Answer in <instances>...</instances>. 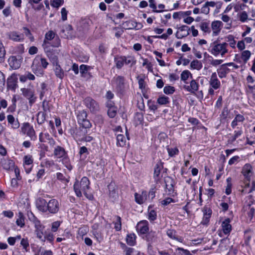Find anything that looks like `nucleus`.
Returning a JSON list of instances; mask_svg holds the SVG:
<instances>
[{"instance_id": "obj_1", "label": "nucleus", "mask_w": 255, "mask_h": 255, "mask_svg": "<svg viewBox=\"0 0 255 255\" xmlns=\"http://www.w3.org/2000/svg\"><path fill=\"white\" fill-rule=\"evenodd\" d=\"M53 155L56 158L60 159V160L62 161L68 170H71L72 169L67 152L64 147L59 145L55 147L53 150Z\"/></svg>"}, {"instance_id": "obj_2", "label": "nucleus", "mask_w": 255, "mask_h": 255, "mask_svg": "<svg viewBox=\"0 0 255 255\" xmlns=\"http://www.w3.org/2000/svg\"><path fill=\"white\" fill-rule=\"evenodd\" d=\"M90 181L87 177H83L81 181H77L74 184V190L76 195L78 197L82 196V193L87 196V192L89 189Z\"/></svg>"}, {"instance_id": "obj_3", "label": "nucleus", "mask_w": 255, "mask_h": 255, "mask_svg": "<svg viewBox=\"0 0 255 255\" xmlns=\"http://www.w3.org/2000/svg\"><path fill=\"white\" fill-rule=\"evenodd\" d=\"M60 41L58 39V42L55 45H52L51 43H42V46L44 49L47 56L53 62H56L57 61V55L59 53L58 50L54 49V47L59 46Z\"/></svg>"}, {"instance_id": "obj_4", "label": "nucleus", "mask_w": 255, "mask_h": 255, "mask_svg": "<svg viewBox=\"0 0 255 255\" xmlns=\"http://www.w3.org/2000/svg\"><path fill=\"white\" fill-rule=\"evenodd\" d=\"M228 44L224 42L222 43H218L217 41L214 42L211 47H212L210 52L214 56H217V55L221 54L222 56H223L226 53L228 52L227 47Z\"/></svg>"}, {"instance_id": "obj_5", "label": "nucleus", "mask_w": 255, "mask_h": 255, "mask_svg": "<svg viewBox=\"0 0 255 255\" xmlns=\"http://www.w3.org/2000/svg\"><path fill=\"white\" fill-rule=\"evenodd\" d=\"M90 128H85L81 126L78 128H70L69 132L73 137L80 141H83L86 134H87Z\"/></svg>"}, {"instance_id": "obj_6", "label": "nucleus", "mask_w": 255, "mask_h": 255, "mask_svg": "<svg viewBox=\"0 0 255 255\" xmlns=\"http://www.w3.org/2000/svg\"><path fill=\"white\" fill-rule=\"evenodd\" d=\"M77 120L78 124L85 128H91L92 125L87 119V114L86 111L82 110L77 114Z\"/></svg>"}, {"instance_id": "obj_7", "label": "nucleus", "mask_w": 255, "mask_h": 255, "mask_svg": "<svg viewBox=\"0 0 255 255\" xmlns=\"http://www.w3.org/2000/svg\"><path fill=\"white\" fill-rule=\"evenodd\" d=\"M165 192L168 195L171 196H174L176 194L175 190L174 189V186L175 185V181L171 177H167L165 179Z\"/></svg>"}, {"instance_id": "obj_8", "label": "nucleus", "mask_w": 255, "mask_h": 255, "mask_svg": "<svg viewBox=\"0 0 255 255\" xmlns=\"http://www.w3.org/2000/svg\"><path fill=\"white\" fill-rule=\"evenodd\" d=\"M17 82L18 78L17 74L15 73L12 74L7 79L6 86L7 90L15 92L16 89L18 87Z\"/></svg>"}, {"instance_id": "obj_9", "label": "nucleus", "mask_w": 255, "mask_h": 255, "mask_svg": "<svg viewBox=\"0 0 255 255\" xmlns=\"http://www.w3.org/2000/svg\"><path fill=\"white\" fill-rule=\"evenodd\" d=\"M84 103L91 112L96 113L99 110L98 103L90 97H86L84 100Z\"/></svg>"}, {"instance_id": "obj_10", "label": "nucleus", "mask_w": 255, "mask_h": 255, "mask_svg": "<svg viewBox=\"0 0 255 255\" xmlns=\"http://www.w3.org/2000/svg\"><path fill=\"white\" fill-rule=\"evenodd\" d=\"M22 131L26 133L32 140H35L37 136L33 127L28 123H25L22 128Z\"/></svg>"}, {"instance_id": "obj_11", "label": "nucleus", "mask_w": 255, "mask_h": 255, "mask_svg": "<svg viewBox=\"0 0 255 255\" xmlns=\"http://www.w3.org/2000/svg\"><path fill=\"white\" fill-rule=\"evenodd\" d=\"M59 205L58 201L55 199H52L47 202L46 212L51 214H55L59 211Z\"/></svg>"}, {"instance_id": "obj_12", "label": "nucleus", "mask_w": 255, "mask_h": 255, "mask_svg": "<svg viewBox=\"0 0 255 255\" xmlns=\"http://www.w3.org/2000/svg\"><path fill=\"white\" fill-rule=\"evenodd\" d=\"M231 222V220L229 218H227L221 223V230L225 235L229 236L232 230V227L230 224Z\"/></svg>"}, {"instance_id": "obj_13", "label": "nucleus", "mask_w": 255, "mask_h": 255, "mask_svg": "<svg viewBox=\"0 0 255 255\" xmlns=\"http://www.w3.org/2000/svg\"><path fill=\"white\" fill-rule=\"evenodd\" d=\"M190 29L187 25H183L178 28V31L176 32L175 36L178 39H181L186 37L189 34Z\"/></svg>"}, {"instance_id": "obj_14", "label": "nucleus", "mask_w": 255, "mask_h": 255, "mask_svg": "<svg viewBox=\"0 0 255 255\" xmlns=\"http://www.w3.org/2000/svg\"><path fill=\"white\" fill-rule=\"evenodd\" d=\"M223 23L220 20L213 21L211 23V29L212 30V35L217 36L220 33L222 27Z\"/></svg>"}, {"instance_id": "obj_15", "label": "nucleus", "mask_w": 255, "mask_h": 255, "mask_svg": "<svg viewBox=\"0 0 255 255\" xmlns=\"http://www.w3.org/2000/svg\"><path fill=\"white\" fill-rule=\"evenodd\" d=\"M22 58L17 59L15 56H12L9 57L8 60L9 66L13 69H17L20 66L22 62Z\"/></svg>"}, {"instance_id": "obj_16", "label": "nucleus", "mask_w": 255, "mask_h": 255, "mask_svg": "<svg viewBox=\"0 0 255 255\" xmlns=\"http://www.w3.org/2000/svg\"><path fill=\"white\" fill-rule=\"evenodd\" d=\"M6 35L9 39L15 42H22L24 39L23 34H19L16 31H10Z\"/></svg>"}, {"instance_id": "obj_17", "label": "nucleus", "mask_w": 255, "mask_h": 255, "mask_svg": "<svg viewBox=\"0 0 255 255\" xmlns=\"http://www.w3.org/2000/svg\"><path fill=\"white\" fill-rule=\"evenodd\" d=\"M157 233L151 231L148 232L143 238L149 243L152 244L158 241Z\"/></svg>"}, {"instance_id": "obj_18", "label": "nucleus", "mask_w": 255, "mask_h": 255, "mask_svg": "<svg viewBox=\"0 0 255 255\" xmlns=\"http://www.w3.org/2000/svg\"><path fill=\"white\" fill-rule=\"evenodd\" d=\"M209 84L210 87L213 88L215 90L219 89L221 87V83L217 77L216 72L213 73L211 76Z\"/></svg>"}, {"instance_id": "obj_19", "label": "nucleus", "mask_w": 255, "mask_h": 255, "mask_svg": "<svg viewBox=\"0 0 255 255\" xmlns=\"http://www.w3.org/2000/svg\"><path fill=\"white\" fill-rule=\"evenodd\" d=\"M148 229V223L146 220L140 221L136 226V230L140 234H146Z\"/></svg>"}, {"instance_id": "obj_20", "label": "nucleus", "mask_w": 255, "mask_h": 255, "mask_svg": "<svg viewBox=\"0 0 255 255\" xmlns=\"http://www.w3.org/2000/svg\"><path fill=\"white\" fill-rule=\"evenodd\" d=\"M0 164L2 168L6 170H12L14 168V162L7 158H2L1 160Z\"/></svg>"}, {"instance_id": "obj_21", "label": "nucleus", "mask_w": 255, "mask_h": 255, "mask_svg": "<svg viewBox=\"0 0 255 255\" xmlns=\"http://www.w3.org/2000/svg\"><path fill=\"white\" fill-rule=\"evenodd\" d=\"M244 208L248 212V218L250 221H252L255 211V206L253 205V201H250L246 205H245Z\"/></svg>"}, {"instance_id": "obj_22", "label": "nucleus", "mask_w": 255, "mask_h": 255, "mask_svg": "<svg viewBox=\"0 0 255 255\" xmlns=\"http://www.w3.org/2000/svg\"><path fill=\"white\" fill-rule=\"evenodd\" d=\"M123 26L126 29H132L133 28L139 29L142 27V25L140 23H138L132 20L125 21L123 23Z\"/></svg>"}, {"instance_id": "obj_23", "label": "nucleus", "mask_w": 255, "mask_h": 255, "mask_svg": "<svg viewBox=\"0 0 255 255\" xmlns=\"http://www.w3.org/2000/svg\"><path fill=\"white\" fill-rule=\"evenodd\" d=\"M242 174L248 181H250L252 175V167L250 164H246L242 169Z\"/></svg>"}, {"instance_id": "obj_24", "label": "nucleus", "mask_w": 255, "mask_h": 255, "mask_svg": "<svg viewBox=\"0 0 255 255\" xmlns=\"http://www.w3.org/2000/svg\"><path fill=\"white\" fill-rule=\"evenodd\" d=\"M34 228L35 234H36V237L39 239L43 240L44 226L42 225L40 222L39 223H37V224H35L34 225Z\"/></svg>"}, {"instance_id": "obj_25", "label": "nucleus", "mask_w": 255, "mask_h": 255, "mask_svg": "<svg viewBox=\"0 0 255 255\" xmlns=\"http://www.w3.org/2000/svg\"><path fill=\"white\" fill-rule=\"evenodd\" d=\"M36 205L39 211L42 212H46L47 202L46 200L42 198H39L36 201Z\"/></svg>"}, {"instance_id": "obj_26", "label": "nucleus", "mask_w": 255, "mask_h": 255, "mask_svg": "<svg viewBox=\"0 0 255 255\" xmlns=\"http://www.w3.org/2000/svg\"><path fill=\"white\" fill-rule=\"evenodd\" d=\"M204 216L201 223L202 225H207L209 222L212 214V210L207 207L203 209Z\"/></svg>"}, {"instance_id": "obj_27", "label": "nucleus", "mask_w": 255, "mask_h": 255, "mask_svg": "<svg viewBox=\"0 0 255 255\" xmlns=\"http://www.w3.org/2000/svg\"><path fill=\"white\" fill-rule=\"evenodd\" d=\"M134 197L135 202L137 203L142 204L147 200V192L146 191H142L141 194L135 193L134 194Z\"/></svg>"}, {"instance_id": "obj_28", "label": "nucleus", "mask_w": 255, "mask_h": 255, "mask_svg": "<svg viewBox=\"0 0 255 255\" xmlns=\"http://www.w3.org/2000/svg\"><path fill=\"white\" fill-rule=\"evenodd\" d=\"M199 84L195 80H192L189 86H184V88L188 92L191 93H195L199 89Z\"/></svg>"}, {"instance_id": "obj_29", "label": "nucleus", "mask_w": 255, "mask_h": 255, "mask_svg": "<svg viewBox=\"0 0 255 255\" xmlns=\"http://www.w3.org/2000/svg\"><path fill=\"white\" fill-rule=\"evenodd\" d=\"M220 78H225L230 72V70L227 67L226 64L222 65L217 70Z\"/></svg>"}, {"instance_id": "obj_30", "label": "nucleus", "mask_w": 255, "mask_h": 255, "mask_svg": "<svg viewBox=\"0 0 255 255\" xmlns=\"http://www.w3.org/2000/svg\"><path fill=\"white\" fill-rule=\"evenodd\" d=\"M113 81H114L116 88L118 90H122L123 89L125 84V78L124 77L118 76L116 77H114Z\"/></svg>"}, {"instance_id": "obj_31", "label": "nucleus", "mask_w": 255, "mask_h": 255, "mask_svg": "<svg viewBox=\"0 0 255 255\" xmlns=\"http://www.w3.org/2000/svg\"><path fill=\"white\" fill-rule=\"evenodd\" d=\"M163 166L161 163H157L155 166L153 177L156 182H158L161 177V176H160V172Z\"/></svg>"}, {"instance_id": "obj_32", "label": "nucleus", "mask_w": 255, "mask_h": 255, "mask_svg": "<svg viewBox=\"0 0 255 255\" xmlns=\"http://www.w3.org/2000/svg\"><path fill=\"white\" fill-rule=\"evenodd\" d=\"M7 119L8 124L11 125V127L13 129H17L19 127V123L17 120H15L14 117L11 115H9L7 116Z\"/></svg>"}, {"instance_id": "obj_33", "label": "nucleus", "mask_w": 255, "mask_h": 255, "mask_svg": "<svg viewBox=\"0 0 255 255\" xmlns=\"http://www.w3.org/2000/svg\"><path fill=\"white\" fill-rule=\"evenodd\" d=\"M167 235L171 239L178 241L182 243L183 239L176 235V232L174 230L169 229L166 232Z\"/></svg>"}, {"instance_id": "obj_34", "label": "nucleus", "mask_w": 255, "mask_h": 255, "mask_svg": "<svg viewBox=\"0 0 255 255\" xmlns=\"http://www.w3.org/2000/svg\"><path fill=\"white\" fill-rule=\"evenodd\" d=\"M39 94V98L41 100L44 97L46 96L48 93V89H47V85L44 83H42L40 84V88L37 90Z\"/></svg>"}, {"instance_id": "obj_35", "label": "nucleus", "mask_w": 255, "mask_h": 255, "mask_svg": "<svg viewBox=\"0 0 255 255\" xmlns=\"http://www.w3.org/2000/svg\"><path fill=\"white\" fill-rule=\"evenodd\" d=\"M126 56H119L115 58V62L118 69H121L125 64Z\"/></svg>"}, {"instance_id": "obj_36", "label": "nucleus", "mask_w": 255, "mask_h": 255, "mask_svg": "<svg viewBox=\"0 0 255 255\" xmlns=\"http://www.w3.org/2000/svg\"><path fill=\"white\" fill-rule=\"evenodd\" d=\"M189 77L192 78V74L187 70H184L181 74V80L185 84H187V80Z\"/></svg>"}, {"instance_id": "obj_37", "label": "nucleus", "mask_w": 255, "mask_h": 255, "mask_svg": "<svg viewBox=\"0 0 255 255\" xmlns=\"http://www.w3.org/2000/svg\"><path fill=\"white\" fill-rule=\"evenodd\" d=\"M245 120L244 117L241 115L238 114L235 117L234 120L231 123V127L234 128L237 125L238 122H243Z\"/></svg>"}, {"instance_id": "obj_38", "label": "nucleus", "mask_w": 255, "mask_h": 255, "mask_svg": "<svg viewBox=\"0 0 255 255\" xmlns=\"http://www.w3.org/2000/svg\"><path fill=\"white\" fill-rule=\"evenodd\" d=\"M54 72L56 76L61 79H63L64 76V73L60 66L56 64L54 69Z\"/></svg>"}, {"instance_id": "obj_39", "label": "nucleus", "mask_w": 255, "mask_h": 255, "mask_svg": "<svg viewBox=\"0 0 255 255\" xmlns=\"http://www.w3.org/2000/svg\"><path fill=\"white\" fill-rule=\"evenodd\" d=\"M56 34L52 30H49L46 33L45 35V37L43 42V43H45V42L46 43H51L49 41L52 40L55 37Z\"/></svg>"}, {"instance_id": "obj_40", "label": "nucleus", "mask_w": 255, "mask_h": 255, "mask_svg": "<svg viewBox=\"0 0 255 255\" xmlns=\"http://www.w3.org/2000/svg\"><path fill=\"white\" fill-rule=\"evenodd\" d=\"M136 236L134 234H129L127 235L126 242L127 244L133 246L135 243Z\"/></svg>"}, {"instance_id": "obj_41", "label": "nucleus", "mask_w": 255, "mask_h": 255, "mask_svg": "<svg viewBox=\"0 0 255 255\" xmlns=\"http://www.w3.org/2000/svg\"><path fill=\"white\" fill-rule=\"evenodd\" d=\"M126 139L123 134H119L117 136V145L118 146L123 147L126 145Z\"/></svg>"}, {"instance_id": "obj_42", "label": "nucleus", "mask_w": 255, "mask_h": 255, "mask_svg": "<svg viewBox=\"0 0 255 255\" xmlns=\"http://www.w3.org/2000/svg\"><path fill=\"white\" fill-rule=\"evenodd\" d=\"M16 224L18 226L22 228L24 226V217L21 212H19L18 215V218L16 221Z\"/></svg>"}, {"instance_id": "obj_43", "label": "nucleus", "mask_w": 255, "mask_h": 255, "mask_svg": "<svg viewBox=\"0 0 255 255\" xmlns=\"http://www.w3.org/2000/svg\"><path fill=\"white\" fill-rule=\"evenodd\" d=\"M242 133L243 131L242 129L235 130L234 131V134L228 139V142L231 144L233 143L238 137L242 134Z\"/></svg>"}, {"instance_id": "obj_44", "label": "nucleus", "mask_w": 255, "mask_h": 255, "mask_svg": "<svg viewBox=\"0 0 255 255\" xmlns=\"http://www.w3.org/2000/svg\"><path fill=\"white\" fill-rule=\"evenodd\" d=\"M167 151L168 154V155L170 157H174L176 155H178L179 153V149L177 147H167Z\"/></svg>"}, {"instance_id": "obj_45", "label": "nucleus", "mask_w": 255, "mask_h": 255, "mask_svg": "<svg viewBox=\"0 0 255 255\" xmlns=\"http://www.w3.org/2000/svg\"><path fill=\"white\" fill-rule=\"evenodd\" d=\"M190 67L193 69L199 70L202 68V64L200 61L194 60L191 62Z\"/></svg>"}, {"instance_id": "obj_46", "label": "nucleus", "mask_w": 255, "mask_h": 255, "mask_svg": "<svg viewBox=\"0 0 255 255\" xmlns=\"http://www.w3.org/2000/svg\"><path fill=\"white\" fill-rule=\"evenodd\" d=\"M6 51L2 43L0 41V63L5 61Z\"/></svg>"}, {"instance_id": "obj_47", "label": "nucleus", "mask_w": 255, "mask_h": 255, "mask_svg": "<svg viewBox=\"0 0 255 255\" xmlns=\"http://www.w3.org/2000/svg\"><path fill=\"white\" fill-rule=\"evenodd\" d=\"M157 103L159 105H166L170 103L169 98L164 95L160 96L157 100Z\"/></svg>"}, {"instance_id": "obj_48", "label": "nucleus", "mask_w": 255, "mask_h": 255, "mask_svg": "<svg viewBox=\"0 0 255 255\" xmlns=\"http://www.w3.org/2000/svg\"><path fill=\"white\" fill-rule=\"evenodd\" d=\"M115 225V229L116 231H119L122 229V223L121 218L120 217L117 216L115 217V220L114 221Z\"/></svg>"}, {"instance_id": "obj_49", "label": "nucleus", "mask_w": 255, "mask_h": 255, "mask_svg": "<svg viewBox=\"0 0 255 255\" xmlns=\"http://www.w3.org/2000/svg\"><path fill=\"white\" fill-rule=\"evenodd\" d=\"M46 114L43 112H39L37 116V122L39 125L42 124L45 121Z\"/></svg>"}, {"instance_id": "obj_50", "label": "nucleus", "mask_w": 255, "mask_h": 255, "mask_svg": "<svg viewBox=\"0 0 255 255\" xmlns=\"http://www.w3.org/2000/svg\"><path fill=\"white\" fill-rule=\"evenodd\" d=\"M201 29L205 33H210L211 31L209 24L206 22H202L200 24Z\"/></svg>"}, {"instance_id": "obj_51", "label": "nucleus", "mask_w": 255, "mask_h": 255, "mask_svg": "<svg viewBox=\"0 0 255 255\" xmlns=\"http://www.w3.org/2000/svg\"><path fill=\"white\" fill-rule=\"evenodd\" d=\"M251 53L249 50L243 51L242 53L241 58L243 60L244 63H246L250 59Z\"/></svg>"}, {"instance_id": "obj_52", "label": "nucleus", "mask_w": 255, "mask_h": 255, "mask_svg": "<svg viewBox=\"0 0 255 255\" xmlns=\"http://www.w3.org/2000/svg\"><path fill=\"white\" fill-rule=\"evenodd\" d=\"M176 255H193L189 251L181 248H178L175 250Z\"/></svg>"}, {"instance_id": "obj_53", "label": "nucleus", "mask_w": 255, "mask_h": 255, "mask_svg": "<svg viewBox=\"0 0 255 255\" xmlns=\"http://www.w3.org/2000/svg\"><path fill=\"white\" fill-rule=\"evenodd\" d=\"M50 136L48 133L40 132L39 135V140L41 142H47Z\"/></svg>"}, {"instance_id": "obj_54", "label": "nucleus", "mask_w": 255, "mask_h": 255, "mask_svg": "<svg viewBox=\"0 0 255 255\" xmlns=\"http://www.w3.org/2000/svg\"><path fill=\"white\" fill-rule=\"evenodd\" d=\"M5 78L4 74L0 71V91H2L5 87Z\"/></svg>"}, {"instance_id": "obj_55", "label": "nucleus", "mask_w": 255, "mask_h": 255, "mask_svg": "<svg viewBox=\"0 0 255 255\" xmlns=\"http://www.w3.org/2000/svg\"><path fill=\"white\" fill-rule=\"evenodd\" d=\"M136 63V60L133 56H128L126 57V59H125V64L127 65L130 64V67H132L133 65H134Z\"/></svg>"}, {"instance_id": "obj_56", "label": "nucleus", "mask_w": 255, "mask_h": 255, "mask_svg": "<svg viewBox=\"0 0 255 255\" xmlns=\"http://www.w3.org/2000/svg\"><path fill=\"white\" fill-rule=\"evenodd\" d=\"M156 212L154 210H149V209H148V219L150 221H154L156 219Z\"/></svg>"}, {"instance_id": "obj_57", "label": "nucleus", "mask_w": 255, "mask_h": 255, "mask_svg": "<svg viewBox=\"0 0 255 255\" xmlns=\"http://www.w3.org/2000/svg\"><path fill=\"white\" fill-rule=\"evenodd\" d=\"M33 163V159L31 155H25L24 157V166H30Z\"/></svg>"}, {"instance_id": "obj_58", "label": "nucleus", "mask_w": 255, "mask_h": 255, "mask_svg": "<svg viewBox=\"0 0 255 255\" xmlns=\"http://www.w3.org/2000/svg\"><path fill=\"white\" fill-rule=\"evenodd\" d=\"M21 91L22 92L23 95L27 98L29 96H31V95L34 93V91L31 89L24 88H21Z\"/></svg>"}, {"instance_id": "obj_59", "label": "nucleus", "mask_w": 255, "mask_h": 255, "mask_svg": "<svg viewBox=\"0 0 255 255\" xmlns=\"http://www.w3.org/2000/svg\"><path fill=\"white\" fill-rule=\"evenodd\" d=\"M73 27L70 24H66L64 26V28L62 30V31L63 32H64L65 31L67 32V33L70 36H72L73 32Z\"/></svg>"}, {"instance_id": "obj_60", "label": "nucleus", "mask_w": 255, "mask_h": 255, "mask_svg": "<svg viewBox=\"0 0 255 255\" xmlns=\"http://www.w3.org/2000/svg\"><path fill=\"white\" fill-rule=\"evenodd\" d=\"M117 113V108H112L109 109L108 110V115L109 117L111 118H114L116 117Z\"/></svg>"}, {"instance_id": "obj_61", "label": "nucleus", "mask_w": 255, "mask_h": 255, "mask_svg": "<svg viewBox=\"0 0 255 255\" xmlns=\"http://www.w3.org/2000/svg\"><path fill=\"white\" fill-rule=\"evenodd\" d=\"M64 3V0H51V5L53 7L58 8Z\"/></svg>"}, {"instance_id": "obj_62", "label": "nucleus", "mask_w": 255, "mask_h": 255, "mask_svg": "<svg viewBox=\"0 0 255 255\" xmlns=\"http://www.w3.org/2000/svg\"><path fill=\"white\" fill-rule=\"evenodd\" d=\"M20 245L23 247V248L26 252L28 251L29 242L27 239L23 238L21 240Z\"/></svg>"}, {"instance_id": "obj_63", "label": "nucleus", "mask_w": 255, "mask_h": 255, "mask_svg": "<svg viewBox=\"0 0 255 255\" xmlns=\"http://www.w3.org/2000/svg\"><path fill=\"white\" fill-rule=\"evenodd\" d=\"M175 91L174 87L171 86H167L164 87L163 92L166 94H172Z\"/></svg>"}, {"instance_id": "obj_64", "label": "nucleus", "mask_w": 255, "mask_h": 255, "mask_svg": "<svg viewBox=\"0 0 255 255\" xmlns=\"http://www.w3.org/2000/svg\"><path fill=\"white\" fill-rule=\"evenodd\" d=\"M239 19L241 21L244 22L248 18V15L246 11H243L239 14Z\"/></svg>"}]
</instances>
